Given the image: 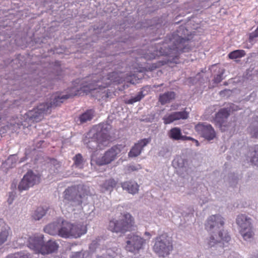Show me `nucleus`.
<instances>
[{
    "label": "nucleus",
    "mask_w": 258,
    "mask_h": 258,
    "mask_svg": "<svg viewBox=\"0 0 258 258\" xmlns=\"http://www.w3.org/2000/svg\"><path fill=\"white\" fill-rule=\"evenodd\" d=\"M191 35L184 26H180L171 34L167 35L164 41L155 44L149 58L153 59L160 55L176 57L178 54L189 51Z\"/></svg>",
    "instance_id": "obj_1"
},
{
    "label": "nucleus",
    "mask_w": 258,
    "mask_h": 258,
    "mask_svg": "<svg viewBox=\"0 0 258 258\" xmlns=\"http://www.w3.org/2000/svg\"><path fill=\"white\" fill-rule=\"evenodd\" d=\"M176 97V94L173 91H167L160 94L159 98V101L162 105L169 103L172 101Z\"/></svg>",
    "instance_id": "obj_21"
},
{
    "label": "nucleus",
    "mask_w": 258,
    "mask_h": 258,
    "mask_svg": "<svg viewBox=\"0 0 258 258\" xmlns=\"http://www.w3.org/2000/svg\"><path fill=\"white\" fill-rule=\"evenodd\" d=\"M94 115V111L92 109L87 110L84 113L80 115L79 120L80 123H86L88 121H90Z\"/></svg>",
    "instance_id": "obj_26"
},
{
    "label": "nucleus",
    "mask_w": 258,
    "mask_h": 258,
    "mask_svg": "<svg viewBox=\"0 0 258 258\" xmlns=\"http://www.w3.org/2000/svg\"><path fill=\"white\" fill-rule=\"evenodd\" d=\"M236 110L237 106L233 104H230L228 106L220 109L216 114L215 121L219 124L220 127L225 126V123L230 113Z\"/></svg>",
    "instance_id": "obj_12"
},
{
    "label": "nucleus",
    "mask_w": 258,
    "mask_h": 258,
    "mask_svg": "<svg viewBox=\"0 0 258 258\" xmlns=\"http://www.w3.org/2000/svg\"><path fill=\"white\" fill-rule=\"evenodd\" d=\"M133 225L132 216L129 213L125 214L119 220H112L109 222L108 229L116 233H124L132 230Z\"/></svg>",
    "instance_id": "obj_6"
},
{
    "label": "nucleus",
    "mask_w": 258,
    "mask_h": 258,
    "mask_svg": "<svg viewBox=\"0 0 258 258\" xmlns=\"http://www.w3.org/2000/svg\"><path fill=\"white\" fill-rule=\"evenodd\" d=\"M245 55V52L243 50H235L228 54V57L230 59H234L241 58Z\"/></svg>",
    "instance_id": "obj_31"
},
{
    "label": "nucleus",
    "mask_w": 258,
    "mask_h": 258,
    "mask_svg": "<svg viewBox=\"0 0 258 258\" xmlns=\"http://www.w3.org/2000/svg\"><path fill=\"white\" fill-rule=\"evenodd\" d=\"M49 168V172L51 174L57 173L59 172L61 169V164L59 162L55 159H50L47 162Z\"/></svg>",
    "instance_id": "obj_23"
},
{
    "label": "nucleus",
    "mask_w": 258,
    "mask_h": 258,
    "mask_svg": "<svg viewBox=\"0 0 258 258\" xmlns=\"http://www.w3.org/2000/svg\"><path fill=\"white\" fill-rule=\"evenodd\" d=\"M144 95L143 91H140L134 96H132L131 98L127 100V103L133 104L135 102L140 101L144 97Z\"/></svg>",
    "instance_id": "obj_34"
},
{
    "label": "nucleus",
    "mask_w": 258,
    "mask_h": 258,
    "mask_svg": "<svg viewBox=\"0 0 258 258\" xmlns=\"http://www.w3.org/2000/svg\"><path fill=\"white\" fill-rule=\"evenodd\" d=\"M84 254L81 251L74 252L72 253L70 258H83Z\"/></svg>",
    "instance_id": "obj_41"
},
{
    "label": "nucleus",
    "mask_w": 258,
    "mask_h": 258,
    "mask_svg": "<svg viewBox=\"0 0 258 258\" xmlns=\"http://www.w3.org/2000/svg\"><path fill=\"white\" fill-rule=\"evenodd\" d=\"M11 230L9 227L3 228L0 232V246L6 242L11 235Z\"/></svg>",
    "instance_id": "obj_25"
},
{
    "label": "nucleus",
    "mask_w": 258,
    "mask_h": 258,
    "mask_svg": "<svg viewBox=\"0 0 258 258\" xmlns=\"http://www.w3.org/2000/svg\"><path fill=\"white\" fill-rule=\"evenodd\" d=\"M97 243V242L96 241H95V240L93 241L90 246V248L91 249L95 248L96 247Z\"/></svg>",
    "instance_id": "obj_46"
},
{
    "label": "nucleus",
    "mask_w": 258,
    "mask_h": 258,
    "mask_svg": "<svg viewBox=\"0 0 258 258\" xmlns=\"http://www.w3.org/2000/svg\"><path fill=\"white\" fill-rule=\"evenodd\" d=\"M258 37V27L256 29V30L252 32L249 35V39H253L254 38Z\"/></svg>",
    "instance_id": "obj_44"
},
{
    "label": "nucleus",
    "mask_w": 258,
    "mask_h": 258,
    "mask_svg": "<svg viewBox=\"0 0 258 258\" xmlns=\"http://www.w3.org/2000/svg\"><path fill=\"white\" fill-rule=\"evenodd\" d=\"M250 95L254 97V96H255L256 94H255V93L253 92V93H252L251 94V95Z\"/></svg>",
    "instance_id": "obj_48"
},
{
    "label": "nucleus",
    "mask_w": 258,
    "mask_h": 258,
    "mask_svg": "<svg viewBox=\"0 0 258 258\" xmlns=\"http://www.w3.org/2000/svg\"><path fill=\"white\" fill-rule=\"evenodd\" d=\"M58 248V245L52 240H48L45 244L43 243L42 248V254H48L55 251Z\"/></svg>",
    "instance_id": "obj_22"
},
{
    "label": "nucleus",
    "mask_w": 258,
    "mask_h": 258,
    "mask_svg": "<svg viewBox=\"0 0 258 258\" xmlns=\"http://www.w3.org/2000/svg\"><path fill=\"white\" fill-rule=\"evenodd\" d=\"M235 181H234V183H237V179H235Z\"/></svg>",
    "instance_id": "obj_51"
},
{
    "label": "nucleus",
    "mask_w": 258,
    "mask_h": 258,
    "mask_svg": "<svg viewBox=\"0 0 258 258\" xmlns=\"http://www.w3.org/2000/svg\"><path fill=\"white\" fill-rule=\"evenodd\" d=\"M145 240L137 233H131L127 235L126 250L132 252H136L143 248Z\"/></svg>",
    "instance_id": "obj_10"
},
{
    "label": "nucleus",
    "mask_w": 258,
    "mask_h": 258,
    "mask_svg": "<svg viewBox=\"0 0 258 258\" xmlns=\"http://www.w3.org/2000/svg\"><path fill=\"white\" fill-rule=\"evenodd\" d=\"M44 237L42 234H37L29 237L28 247L36 251L42 253L44 243Z\"/></svg>",
    "instance_id": "obj_15"
},
{
    "label": "nucleus",
    "mask_w": 258,
    "mask_h": 258,
    "mask_svg": "<svg viewBox=\"0 0 258 258\" xmlns=\"http://www.w3.org/2000/svg\"><path fill=\"white\" fill-rule=\"evenodd\" d=\"M117 182L113 178L106 180L102 184V187L105 190L111 191L116 185Z\"/></svg>",
    "instance_id": "obj_28"
},
{
    "label": "nucleus",
    "mask_w": 258,
    "mask_h": 258,
    "mask_svg": "<svg viewBox=\"0 0 258 258\" xmlns=\"http://www.w3.org/2000/svg\"><path fill=\"white\" fill-rule=\"evenodd\" d=\"M97 258H104V255L101 256H98Z\"/></svg>",
    "instance_id": "obj_50"
},
{
    "label": "nucleus",
    "mask_w": 258,
    "mask_h": 258,
    "mask_svg": "<svg viewBox=\"0 0 258 258\" xmlns=\"http://www.w3.org/2000/svg\"><path fill=\"white\" fill-rule=\"evenodd\" d=\"M185 140L192 141L196 143L197 146H198L199 145V143L198 141L197 140H195V139H194L190 137H187L185 136H183V138H182V141H185Z\"/></svg>",
    "instance_id": "obj_42"
},
{
    "label": "nucleus",
    "mask_w": 258,
    "mask_h": 258,
    "mask_svg": "<svg viewBox=\"0 0 258 258\" xmlns=\"http://www.w3.org/2000/svg\"><path fill=\"white\" fill-rule=\"evenodd\" d=\"M60 222V219H59L57 222H54L47 225L44 228V231L50 235H58Z\"/></svg>",
    "instance_id": "obj_20"
},
{
    "label": "nucleus",
    "mask_w": 258,
    "mask_h": 258,
    "mask_svg": "<svg viewBox=\"0 0 258 258\" xmlns=\"http://www.w3.org/2000/svg\"><path fill=\"white\" fill-rule=\"evenodd\" d=\"M195 129L199 135L207 140H212L216 137V133L213 127L206 122L198 123L196 125Z\"/></svg>",
    "instance_id": "obj_13"
},
{
    "label": "nucleus",
    "mask_w": 258,
    "mask_h": 258,
    "mask_svg": "<svg viewBox=\"0 0 258 258\" xmlns=\"http://www.w3.org/2000/svg\"><path fill=\"white\" fill-rule=\"evenodd\" d=\"M237 256H238L237 254H236L234 252H232V253L230 254L229 258H232V257H236Z\"/></svg>",
    "instance_id": "obj_47"
},
{
    "label": "nucleus",
    "mask_w": 258,
    "mask_h": 258,
    "mask_svg": "<svg viewBox=\"0 0 258 258\" xmlns=\"http://www.w3.org/2000/svg\"><path fill=\"white\" fill-rule=\"evenodd\" d=\"M71 228V223L60 219L58 235L63 238L70 237Z\"/></svg>",
    "instance_id": "obj_17"
},
{
    "label": "nucleus",
    "mask_w": 258,
    "mask_h": 258,
    "mask_svg": "<svg viewBox=\"0 0 258 258\" xmlns=\"http://www.w3.org/2000/svg\"><path fill=\"white\" fill-rule=\"evenodd\" d=\"M105 91H105L104 92V93H105V95L106 97H108L109 96H108L107 93H105Z\"/></svg>",
    "instance_id": "obj_49"
},
{
    "label": "nucleus",
    "mask_w": 258,
    "mask_h": 258,
    "mask_svg": "<svg viewBox=\"0 0 258 258\" xmlns=\"http://www.w3.org/2000/svg\"><path fill=\"white\" fill-rule=\"evenodd\" d=\"M153 249L160 256L164 257L167 255L172 249L170 238L166 234H162L157 237Z\"/></svg>",
    "instance_id": "obj_7"
},
{
    "label": "nucleus",
    "mask_w": 258,
    "mask_h": 258,
    "mask_svg": "<svg viewBox=\"0 0 258 258\" xmlns=\"http://www.w3.org/2000/svg\"><path fill=\"white\" fill-rule=\"evenodd\" d=\"M141 78H142V76H140V77H137V79L136 75L134 74L133 78L130 80V82L132 84L139 83V82H138V81Z\"/></svg>",
    "instance_id": "obj_43"
},
{
    "label": "nucleus",
    "mask_w": 258,
    "mask_h": 258,
    "mask_svg": "<svg viewBox=\"0 0 258 258\" xmlns=\"http://www.w3.org/2000/svg\"><path fill=\"white\" fill-rule=\"evenodd\" d=\"M236 223L240 227V233L245 240L252 237L253 232L252 229V219L247 216L241 214L236 218Z\"/></svg>",
    "instance_id": "obj_8"
},
{
    "label": "nucleus",
    "mask_w": 258,
    "mask_h": 258,
    "mask_svg": "<svg viewBox=\"0 0 258 258\" xmlns=\"http://www.w3.org/2000/svg\"><path fill=\"white\" fill-rule=\"evenodd\" d=\"M168 136L170 139L175 141H182L183 137L181 134V130L177 127L171 128L169 132Z\"/></svg>",
    "instance_id": "obj_24"
},
{
    "label": "nucleus",
    "mask_w": 258,
    "mask_h": 258,
    "mask_svg": "<svg viewBox=\"0 0 258 258\" xmlns=\"http://www.w3.org/2000/svg\"><path fill=\"white\" fill-rule=\"evenodd\" d=\"M121 185L123 190L127 191L128 193L135 195L139 190V185L134 181H127L122 182Z\"/></svg>",
    "instance_id": "obj_18"
},
{
    "label": "nucleus",
    "mask_w": 258,
    "mask_h": 258,
    "mask_svg": "<svg viewBox=\"0 0 258 258\" xmlns=\"http://www.w3.org/2000/svg\"><path fill=\"white\" fill-rule=\"evenodd\" d=\"M88 80L90 82L83 87L75 86L71 88L69 93L67 94H55L52 95L48 102L43 103L48 107V111L50 112L51 108L59 106L63 101L68 98L75 96L81 95L82 93L87 91L97 90V89L105 88L112 82H117L119 81L118 74L116 72L109 73L107 77H101V75L93 74L89 76Z\"/></svg>",
    "instance_id": "obj_2"
},
{
    "label": "nucleus",
    "mask_w": 258,
    "mask_h": 258,
    "mask_svg": "<svg viewBox=\"0 0 258 258\" xmlns=\"http://www.w3.org/2000/svg\"><path fill=\"white\" fill-rule=\"evenodd\" d=\"M142 150L139 146L136 144L128 153V156L131 157H137L140 154Z\"/></svg>",
    "instance_id": "obj_35"
},
{
    "label": "nucleus",
    "mask_w": 258,
    "mask_h": 258,
    "mask_svg": "<svg viewBox=\"0 0 258 258\" xmlns=\"http://www.w3.org/2000/svg\"><path fill=\"white\" fill-rule=\"evenodd\" d=\"M23 160H21L20 161V162H23Z\"/></svg>",
    "instance_id": "obj_52"
},
{
    "label": "nucleus",
    "mask_w": 258,
    "mask_h": 258,
    "mask_svg": "<svg viewBox=\"0 0 258 258\" xmlns=\"http://www.w3.org/2000/svg\"><path fill=\"white\" fill-rule=\"evenodd\" d=\"M28 240H29V237L26 236L20 237L17 240V243L21 246L27 245L28 246Z\"/></svg>",
    "instance_id": "obj_39"
},
{
    "label": "nucleus",
    "mask_w": 258,
    "mask_h": 258,
    "mask_svg": "<svg viewBox=\"0 0 258 258\" xmlns=\"http://www.w3.org/2000/svg\"><path fill=\"white\" fill-rule=\"evenodd\" d=\"M40 177L31 170L28 171L20 182L18 188L20 191L28 190L30 187L38 183Z\"/></svg>",
    "instance_id": "obj_11"
},
{
    "label": "nucleus",
    "mask_w": 258,
    "mask_h": 258,
    "mask_svg": "<svg viewBox=\"0 0 258 258\" xmlns=\"http://www.w3.org/2000/svg\"><path fill=\"white\" fill-rule=\"evenodd\" d=\"M224 224L223 218L220 215H214L209 217L205 224L207 231L213 233L207 243L208 248L214 247L221 252L224 247V242L227 243L231 237L228 232L222 228Z\"/></svg>",
    "instance_id": "obj_3"
},
{
    "label": "nucleus",
    "mask_w": 258,
    "mask_h": 258,
    "mask_svg": "<svg viewBox=\"0 0 258 258\" xmlns=\"http://www.w3.org/2000/svg\"><path fill=\"white\" fill-rule=\"evenodd\" d=\"M86 232L85 227L81 224L73 225L71 224L70 237L77 238Z\"/></svg>",
    "instance_id": "obj_19"
},
{
    "label": "nucleus",
    "mask_w": 258,
    "mask_h": 258,
    "mask_svg": "<svg viewBox=\"0 0 258 258\" xmlns=\"http://www.w3.org/2000/svg\"><path fill=\"white\" fill-rule=\"evenodd\" d=\"M18 158L16 155H12L3 163V165L6 168H11L14 167L17 162Z\"/></svg>",
    "instance_id": "obj_27"
},
{
    "label": "nucleus",
    "mask_w": 258,
    "mask_h": 258,
    "mask_svg": "<svg viewBox=\"0 0 258 258\" xmlns=\"http://www.w3.org/2000/svg\"><path fill=\"white\" fill-rule=\"evenodd\" d=\"M110 125L100 123L90 130L83 139L84 144L92 150H102L110 143L109 132Z\"/></svg>",
    "instance_id": "obj_4"
},
{
    "label": "nucleus",
    "mask_w": 258,
    "mask_h": 258,
    "mask_svg": "<svg viewBox=\"0 0 258 258\" xmlns=\"http://www.w3.org/2000/svg\"><path fill=\"white\" fill-rule=\"evenodd\" d=\"M188 117V113L185 111L174 112L165 116L163 119L165 124H170L174 121L180 119H184Z\"/></svg>",
    "instance_id": "obj_16"
},
{
    "label": "nucleus",
    "mask_w": 258,
    "mask_h": 258,
    "mask_svg": "<svg viewBox=\"0 0 258 258\" xmlns=\"http://www.w3.org/2000/svg\"><path fill=\"white\" fill-rule=\"evenodd\" d=\"M124 146L122 145H116L107 150L103 156L97 160V163L99 165L110 163L120 156V152Z\"/></svg>",
    "instance_id": "obj_9"
},
{
    "label": "nucleus",
    "mask_w": 258,
    "mask_h": 258,
    "mask_svg": "<svg viewBox=\"0 0 258 258\" xmlns=\"http://www.w3.org/2000/svg\"><path fill=\"white\" fill-rule=\"evenodd\" d=\"M46 210L43 207H38L33 213L32 217L35 220H39L46 214Z\"/></svg>",
    "instance_id": "obj_29"
},
{
    "label": "nucleus",
    "mask_w": 258,
    "mask_h": 258,
    "mask_svg": "<svg viewBox=\"0 0 258 258\" xmlns=\"http://www.w3.org/2000/svg\"><path fill=\"white\" fill-rule=\"evenodd\" d=\"M151 142V139H144L141 140L138 144L137 145H139L141 149L142 150L143 148L146 146L148 143Z\"/></svg>",
    "instance_id": "obj_40"
},
{
    "label": "nucleus",
    "mask_w": 258,
    "mask_h": 258,
    "mask_svg": "<svg viewBox=\"0 0 258 258\" xmlns=\"http://www.w3.org/2000/svg\"><path fill=\"white\" fill-rule=\"evenodd\" d=\"M250 134L256 139H258V117L256 120L254 121L249 127Z\"/></svg>",
    "instance_id": "obj_33"
},
{
    "label": "nucleus",
    "mask_w": 258,
    "mask_h": 258,
    "mask_svg": "<svg viewBox=\"0 0 258 258\" xmlns=\"http://www.w3.org/2000/svg\"><path fill=\"white\" fill-rule=\"evenodd\" d=\"M224 72V70H221L218 72V74L214 77V82L215 83H219L224 79L223 75Z\"/></svg>",
    "instance_id": "obj_38"
},
{
    "label": "nucleus",
    "mask_w": 258,
    "mask_h": 258,
    "mask_svg": "<svg viewBox=\"0 0 258 258\" xmlns=\"http://www.w3.org/2000/svg\"><path fill=\"white\" fill-rule=\"evenodd\" d=\"M74 164L76 167L82 169L83 168L84 160L81 154H78L74 157Z\"/></svg>",
    "instance_id": "obj_32"
},
{
    "label": "nucleus",
    "mask_w": 258,
    "mask_h": 258,
    "mask_svg": "<svg viewBox=\"0 0 258 258\" xmlns=\"http://www.w3.org/2000/svg\"><path fill=\"white\" fill-rule=\"evenodd\" d=\"M48 108V106L41 103L36 108L29 110L27 113V115L33 121L38 122L43 118L44 114L49 113Z\"/></svg>",
    "instance_id": "obj_14"
},
{
    "label": "nucleus",
    "mask_w": 258,
    "mask_h": 258,
    "mask_svg": "<svg viewBox=\"0 0 258 258\" xmlns=\"http://www.w3.org/2000/svg\"><path fill=\"white\" fill-rule=\"evenodd\" d=\"M91 195L88 186L84 184L69 187L63 192V202L66 208L71 211L75 210L77 207H81L85 196Z\"/></svg>",
    "instance_id": "obj_5"
},
{
    "label": "nucleus",
    "mask_w": 258,
    "mask_h": 258,
    "mask_svg": "<svg viewBox=\"0 0 258 258\" xmlns=\"http://www.w3.org/2000/svg\"><path fill=\"white\" fill-rule=\"evenodd\" d=\"M138 168L135 165H130L128 166V170L129 171H135L138 170Z\"/></svg>",
    "instance_id": "obj_45"
},
{
    "label": "nucleus",
    "mask_w": 258,
    "mask_h": 258,
    "mask_svg": "<svg viewBox=\"0 0 258 258\" xmlns=\"http://www.w3.org/2000/svg\"><path fill=\"white\" fill-rule=\"evenodd\" d=\"M12 258H32L30 254L26 251L15 253Z\"/></svg>",
    "instance_id": "obj_37"
},
{
    "label": "nucleus",
    "mask_w": 258,
    "mask_h": 258,
    "mask_svg": "<svg viewBox=\"0 0 258 258\" xmlns=\"http://www.w3.org/2000/svg\"><path fill=\"white\" fill-rule=\"evenodd\" d=\"M171 154V148L168 146H163L159 152V155L164 157L169 156Z\"/></svg>",
    "instance_id": "obj_36"
},
{
    "label": "nucleus",
    "mask_w": 258,
    "mask_h": 258,
    "mask_svg": "<svg viewBox=\"0 0 258 258\" xmlns=\"http://www.w3.org/2000/svg\"><path fill=\"white\" fill-rule=\"evenodd\" d=\"M250 162L258 166V145H255L250 154Z\"/></svg>",
    "instance_id": "obj_30"
}]
</instances>
